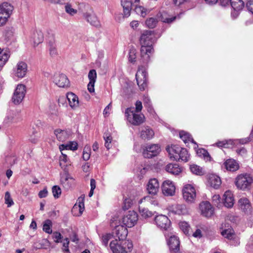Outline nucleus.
<instances>
[{
	"instance_id": "f257e3e1",
	"label": "nucleus",
	"mask_w": 253,
	"mask_h": 253,
	"mask_svg": "<svg viewBox=\"0 0 253 253\" xmlns=\"http://www.w3.org/2000/svg\"><path fill=\"white\" fill-rule=\"evenodd\" d=\"M157 38L154 31H144L141 34L139 41L141 45L140 54L143 63L147 64L150 56L154 52L153 44L156 42Z\"/></svg>"
},
{
	"instance_id": "f03ea898",
	"label": "nucleus",
	"mask_w": 253,
	"mask_h": 253,
	"mask_svg": "<svg viewBox=\"0 0 253 253\" xmlns=\"http://www.w3.org/2000/svg\"><path fill=\"white\" fill-rule=\"evenodd\" d=\"M170 158L176 161L187 162L190 155L186 148H182L177 145H172L166 148Z\"/></svg>"
},
{
	"instance_id": "7ed1b4c3",
	"label": "nucleus",
	"mask_w": 253,
	"mask_h": 253,
	"mask_svg": "<svg viewBox=\"0 0 253 253\" xmlns=\"http://www.w3.org/2000/svg\"><path fill=\"white\" fill-rule=\"evenodd\" d=\"M110 247L113 253H127L130 252L133 245L130 241H118L117 239L112 241Z\"/></svg>"
},
{
	"instance_id": "20e7f679",
	"label": "nucleus",
	"mask_w": 253,
	"mask_h": 253,
	"mask_svg": "<svg viewBox=\"0 0 253 253\" xmlns=\"http://www.w3.org/2000/svg\"><path fill=\"white\" fill-rule=\"evenodd\" d=\"M80 9L83 12L84 19L91 25L95 27L100 26V23L97 17L94 13L92 7L88 4H81Z\"/></svg>"
},
{
	"instance_id": "39448f33",
	"label": "nucleus",
	"mask_w": 253,
	"mask_h": 253,
	"mask_svg": "<svg viewBox=\"0 0 253 253\" xmlns=\"http://www.w3.org/2000/svg\"><path fill=\"white\" fill-rule=\"evenodd\" d=\"M137 84L141 91L145 90L148 85V74L146 68L143 65L139 66L135 75Z\"/></svg>"
},
{
	"instance_id": "423d86ee",
	"label": "nucleus",
	"mask_w": 253,
	"mask_h": 253,
	"mask_svg": "<svg viewBox=\"0 0 253 253\" xmlns=\"http://www.w3.org/2000/svg\"><path fill=\"white\" fill-rule=\"evenodd\" d=\"M125 115L129 123L134 126H139L145 121L144 115L137 114L134 112L133 107L127 108L125 110Z\"/></svg>"
},
{
	"instance_id": "0eeeda50",
	"label": "nucleus",
	"mask_w": 253,
	"mask_h": 253,
	"mask_svg": "<svg viewBox=\"0 0 253 253\" xmlns=\"http://www.w3.org/2000/svg\"><path fill=\"white\" fill-rule=\"evenodd\" d=\"M13 9V5L7 2L0 4V27L6 23L11 15Z\"/></svg>"
},
{
	"instance_id": "6e6552de",
	"label": "nucleus",
	"mask_w": 253,
	"mask_h": 253,
	"mask_svg": "<svg viewBox=\"0 0 253 253\" xmlns=\"http://www.w3.org/2000/svg\"><path fill=\"white\" fill-rule=\"evenodd\" d=\"M253 182V177L248 174H241L236 178L235 185L237 187L242 190H248Z\"/></svg>"
},
{
	"instance_id": "1a4fd4ad",
	"label": "nucleus",
	"mask_w": 253,
	"mask_h": 253,
	"mask_svg": "<svg viewBox=\"0 0 253 253\" xmlns=\"http://www.w3.org/2000/svg\"><path fill=\"white\" fill-rule=\"evenodd\" d=\"M160 151L161 147L159 144H152L143 148L142 155L144 158L150 159L157 156Z\"/></svg>"
},
{
	"instance_id": "9d476101",
	"label": "nucleus",
	"mask_w": 253,
	"mask_h": 253,
	"mask_svg": "<svg viewBox=\"0 0 253 253\" xmlns=\"http://www.w3.org/2000/svg\"><path fill=\"white\" fill-rule=\"evenodd\" d=\"M183 198L188 203H193L196 197V190L190 184L185 185L182 189Z\"/></svg>"
},
{
	"instance_id": "9b49d317",
	"label": "nucleus",
	"mask_w": 253,
	"mask_h": 253,
	"mask_svg": "<svg viewBox=\"0 0 253 253\" xmlns=\"http://www.w3.org/2000/svg\"><path fill=\"white\" fill-rule=\"evenodd\" d=\"M138 220L137 213L134 211H129L124 216L122 222L125 226L128 228L134 226Z\"/></svg>"
},
{
	"instance_id": "f8f14e48",
	"label": "nucleus",
	"mask_w": 253,
	"mask_h": 253,
	"mask_svg": "<svg viewBox=\"0 0 253 253\" xmlns=\"http://www.w3.org/2000/svg\"><path fill=\"white\" fill-rule=\"evenodd\" d=\"M168 214L169 216L178 215H185L187 213L188 211L186 206L183 204H173L167 207Z\"/></svg>"
},
{
	"instance_id": "ddd939ff",
	"label": "nucleus",
	"mask_w": 253,
	"mask_h": 253,
	"mask_svg": "<svg viewBox=\"0 0 253 253\" xmlns=\"http://www.w3.org/2000/svg\"><path fill=\"white\" fill-rule=\"evenodd\" d=\"M25 93V85L22 84L17 85L12 98V102L15 104H19L23 100Z\"/></svg>"
},
{
	"instance_id": "4468645a",
	"label": "nucleus",
	"mask_w": 253,
	"mask_h": 253,
	"mask_svg": "<svg viewBox=\"0 0 253 253\" xmlns=\"http://www.w3.org/2000/svg\"><path fill=\"white\" fill-rule=\"evenodd\" d=\"M155 222L158 227L165 230H168L170 227L171 223L169 218L166 215L163 214L156 216Z\"/></svg>"
},
{
	"instance_id": "2eb2a0df",
	"label": "nucleus",
	"mask_w": 253,
	"mask_h": 253,
	"mask_svg": "<svg viewBox=\"0 0 253 253\" xmlns=\"http://www.w3.org/2000/svg\"><path fill=\"white\" fill-rule=\"evenodd\" d=\"M127 227L123 225H117L113 230V234L115 237L118 238L119 241H127L126 239L128 234Z\"/></svg>"
},
{
	"instance_id": "dca6fc26",
	"label": "nucleus",
	"mask_w": 253,
	"mask_h": 253,
	"mask_svg": "<svg viewBox=\"0 0 253 253\" xmlns=\"http://www.w3.org/2000/svg\"><path fill=\"white\" fill-rule=\"evenodd\" d=\"M201 214L207 217L211 216L214 213V209L211 203L208 201L201 202L199 206Z\"/></svg>"
},
{
	"instance_id": "f3484780",
	"label": "nucleus",
	"mask_w": 253,
	"mask_h": 253,
	"mask_svg": "<svg viewBox=\"0 0 253 253\" xmlns=\"http://www.w3.org/2000/svg\"><path fill=\"white\" fill-rule=\"evenodd\" d=\"M162 190L164 195L167 196H173L175 191V187L172 181H165L162 186Z\"/></svg>"
},
{
	"instance_id": "a211bd4d",
	"label": "nucleus",
	"mask_w": 253,
	"mask_h": 253,
	"mask_svg": "<svg viewBox=\"0 0 253 253\" xmlns=\"http://www.w3.org/2000/svg\"><path fill=\"white\" fill-rule=\"evenodd\" d=\"M160 184L156 178L150 179L147 185V190L149 194L155 195L159 191Z\"/></svg>"
},
{
	"instance_id": "6ab92c4d",
	"label": "nucleus",
	"mask_w": 253,
	"mask_h": 253,
	"mask_svg": "<svg viewBox=\"0 0 253 253\" xmlns=\"http://www.w3.org/2000/svg\"><path fill=\"white\" fill-rule=\"evenodd\" d=\"M170 253H176L180 251V241L177 237L170 236L168 241Z\"/></svg>"
},
{
	"instance_id": "aec40b11",
	"label": "nucleus",
	"mask_w": 253,
	"mask_h": 253,
	"mask_svg": "<svg viewBox=\"0 0 253 253\" xmlns=\"http://www.w3.org/2000/svg\"><path fill=\"white\" fill-rule=\"evenodd\" d=\"M54 82L60 87H68L70 84V82L68 78L63 74L56 75L54 78Z\"/></svg>"
},
{
	"instance_id": "412c9836",
	"label": "nucleus",
	"mask_w": 253,
	"mask_h": 253,
	"mask_svg": "<svg viewBox=\"0 0 253 253\" xmlns=\"http://www.w3.org/2000/svg\"><path fill=\"white\" fill-rule=\"evenodd\" d=\"M223 204L227 208H232L234 204V198L231 191H226L223 195Z\"/></svg>"
},
{
	"instance_id": "4be33fe9",
	"label": "nucleus",
	"mask_w": 253,
	"mask_h": 253,
	"mask_svg": "<svg viewBox=\"0 0 253 253\" xmlns=\"http://www.w3.org/2000/svg\"><path fill=\"white\" fill-rule=\"evenodd\" d=\"M154 135V130L149 126L143 127L140 131V137L144 140L152 139Z\"/></svg>"
},
{
	"instance_id": "5701e85b",
	"label": "nucleus",
	"mask_w": 253,
	"mask_h": 253,
	"mask_svg": "<svg viewBox=\"0 0 253 253\" xmlns=\"http://www.w3.org/2000/svg\"><path fill=\"white\" fill-rule=\"evenodd\" d=\"M27 71V64L23 61L19 62L16 66V76L18 78H22L25 76Z\"/></svg>"
},
{
	"instance_id": "b1692460",
	"label": "nucleus",
	"mask_w": 253,
	"mask_h": 253,
	"mask_svg": "<svg viewBox=\"0 0 253 253\" xmlns=\"http://www.w3.org/2000/svg\"><path fill=\"white\" fill-rule=\"evenodd\" d=\"M61 154V156L59 157V166L65 173H68V167L71 165V162L67 155L62 152Z\"/></svg>"
},
{
	"instance_id": "393cba45",
	"label": "nucleus",
	"mask_w": 253,
	"mask_h": 253,
	"mask_svg": "<svg viewBox=\"0 0 253 253\" xmlns=\"http://www.w3.org/2000/svg\"><path fill=\"white\" fill-rule=\"evenodd\" d=\"M66 98L69 101L70 106L73 108L75 109L79 106V100L78 97L73 92H68L67 93Z\"/></svg>"
},
{
	"instance_id": "a878e982",
	"label": "nucleus",
	"mask_w": 253,
	"mask_h": 253,
	"mask_svg": "<svg viewBox=\"0 0 253 253\" xmlns=\"http://www.w3.org/2000/svg\"><path fill=\"white\" fill-rule=\"evenodd\" d=\"M221 234L225 238L230 241H236L237 243L238 242V238L236 237L232 228L224 229L221 232Z\"/></svg>"
},
{
	"instance_id": "bb28decb",
	"label": "nucleus",
	"mask_w": 253,
	"mask_h": 253,
	"mask_svg": "<svg viewBox=\"0 0 253 253\" xmlns=\"http://www.w3.org/2000/svg\"><path fill=\"white\" fill-rule=\"evenodd\" d=\"M238 205L241 210L244 212H248L251 209L250 201L247 198H242L238 201Z\"/></svg>"
},
{
	"instance_id": "cd10ccee",
	"label": "nucleus",
	"mask_w": 253,
	"mask_h": 253,
	"mask_svg": "<svg viewBox=\"0 0 253 253\" xmlns=\"http://www.w3.org/2000/svg\"><path fill=\"white\" fill-rule=\"evenodd\" d=\"M224 165L226 169L230 171H235L239 169L238 163L233 159L227 160L224 163Z\"/></svg>"
},
{
	"instance_id": "c85d7f7f",
	"label": "nucleus",
	"mask_w": 253,
	"mask_h": 253,
	"mask_svg": "<svg viewBox=\"0 0 253 253\" xmlns=\"http://www.w3.org/2000/svg\"><path fill=\"white\" fill-rule=\"evenodd\" d=\"M208 183L214 189H218L221 184L220 178L216 175L212 174L209 177Z\"/></svg>"
},
{
	"instance_id": "c756f323",
	"label": "nucleus",
	"mask_w": 253,
	"mask_h": 253,
	"mask_svg": "<svg viewBox=\"0 0 253 253\" xmlns=\"http://www.w3.org/2000/svg\"><path fill=\"white\" fill-rule=\"evenodd\" d=\"M121 4L123 7L124 16L126 17H128L130 15L132 9V2L128 0H122Z\"/></svg>"
},
{
	"instance_id": "7c9ffc66",
	"label": "nucleus",
	"mask_w": 253,
	"mask_h": 253,
	"mask_svg": "<svg viewBox=\"0 0 253 253\" xmlns=\"http://www.w3.org/2000/svg\"><path fill=\"white\" fill-rule=\"evenodd\" d=\"M166 170L172 174L177 175L181 172V169L177 164H169L166 167Z\"/></svg>"
},
{
	"instance_id": "2f4dec72",
	"label": "nucleus",
	"mask_w": 253,
	"mask_h": 253,
	"mask_svg": "<svg viewBox=\"0 0 253 253\" xmlns=\"http://www.w3.org/2000/svg\"><path fill=\"white\" fill-rule=\"evenodd\" d=\"M54 134L57 139L60 141H64L69 137V133L67 130L57 129L54 130Z\"/></svg>"
},
{
	"instance_id": "473e14b6",
	"label": "nucleus",
	"mask_w": 253,
	"mask_h": 253,
	"mask_svg": "<svg viewBox=\"0 0 253 253\" xmlns=\"http://www.w3.org/2000/svg\"><path fill=\"white\" fill-rule=\"evenodd\" d=\"M179 136L185 144L188 143L189 142L196 144V142L192 138L191 135L187 132L183 130L180 131Z\"/></svg>"
},
{
	"instance_id": "72a5a7b5",
	"label": "nucleus",
	"mask_w": 253,
	"mask_h": 253,
	"mask_svg": "<svg viewBox=\"0 0 253 253\" xmlns=\"http://www.w3.org/2000/svg\"><path fill=\"white\" fill-rule=\"evenodd\" d=\"M78 144L76 142L70 141L69 144H62L59 146V149L61 152L64 150H71L75 151L78 149Z\"/></svg>"
},
{
	"instance_id": "f704fd0d",
	"label": "nucleus",
	"mask_w": 253,
	"mask_h": 253,
	"mask_svg": "<svg viewBox=\"0 0 253 253\" xmlns=\"http://www.w3.org/2000/svg\"><path fill=\"white\" fill-rule=\"evenodd\" d=\"M43 34L41 31H36L33 36V42L35 45H38L43 41Z\"/></svg>"
},
{
	"instance_id": "c9c22d12",
	"label": "nucleus",
	"mask_w": 253,
	"mask_h": 253,
	"mask_svg": "<svg viewBox=\"0 0 253 253\" xmlns=\"http://www.w3.org/2000/svg\"><path fill=\"white\" fill-rule=\"evenodd\" d=\"M230 5L232 8L236 11L242 10L245 5L242 0H232Z\"/></svg>"
},
{
	"instance_id": "e433bc0d",
	"label": "nucleus",
	"mask_w": 253,
	"mask_h": 253,
	"mask_svg": "<svg viewBox=\"0 0 253 253\" xmlns=\"http://www.w3.org/2000/svg\"><path fill=\"white\" fill-rule=\"evenodd\" d=\"M197 154L200 156L202 157L205 160L210 161L211 157L207 150L204 148H200L197 150Z\"/></svg>"
},
{
	"instance_id": "4c0bfd02",
	"label": "nucleus",
	"mask_w": 253,
	"mask_h": 253,
	"mask_svg": "<svg viewBox=\"0 0 253 253\" xmlns=\"http://www.w3.org/2000/svg\"><path fill=\"white\" fill-rule=\"evenodd\" d=\"M49 46V53L51 56H55L58 54L57 49L56 47L55 41H50L48 43Z\"/></svg>"
},
{
	"instance_id": "58836bf2",
	"label": "nucleus",
	"mask_w": 253,
	"mask_h": 253,
	"mask_svg": "<svg viewBox=\"0 0 253 253\" xmlns=\"http://www.w3.org/2000/svg\"><path fill=\"white\" fill-rule=\"evenodd\" d=\"M52 222L49 219H46L43 223V230L48 234H51L52 233Z\"/></svg>"
},
{
	"instance_id": "ea45409f",
	"label": "nucleus",
	"mask_w": 253,
	"mask_h": 253,
	"mask_svg": "<svg viewBox=\"0 0 253 253\" xmlns=\"http://www.w3.org/2000/svg\"><path fill=\"white\" fill-rule=\"evenodd\" d=\"M103 138L105 140V146L107 149H109L112 140L111 135L109 132H105L104 133Z\"/></svg>"
},
{
	"instance_id": "a19ab883",
	"label": "nucleus",
	"mask_w": 253,
	"mask_h": 253,
	"mask_svg": "<svg viewBox=\"0 0 253 253\" xmlns=\"http://www.w3.org/2000/svg\"><path fill=\"white\" fill-rule=\"evenodd\" d=\"M232 144V141L231 140H224L216 142L214 145L219 148H229L230 145H231Z\"/></svg>"
},
{
	"instance_id": "79ce46f5",
	"label": "nucleus",
	"mask_w": 253,
	"mask_h": 253,
	"mask_svg": "<svg viewBox=\"0 0 253 253\" xmlns=\"http://www.w3.org/2000/svg\"><path fill=\"white\" fill-rule=\"evenodd\" d=\"M190 170L193 173L197 175H201L204 174L202 169L196 165H191Z\"/></svg>"
},
{
	"instance_id": "37998d69",
	"label": "nucleus",
	"mask_w": 253,
	"mask_h": 253,
	"mask_svg": "<svg viewBox=\"0 0 253 253\" xmlns=\"http://www.w3.org/2000/svg\"><path fill=\"white\" fill-rule=\"evenodd\" d=\"M4 203L7 205V207L8 208H9L14 205V202L11 197L10 193L8 191L6 192L5 193Z\"/></svg>"
},
{
	"instance_id": "c03bdc74",
	"label": "nucleus",
	"mask_w": 253,
	"mask_h": 253,
	"mask_svg": "<svg viewBox=\"0 0 253 253\" xmlns=\"http://www.w3.org/2000/svg\"><path fill=\"white\" fill-rule=\"evenodd\" d=\"M143 103L144 107L147 108V110L149 112H152L153 110L151 100L148 97H144Z\"/></svg>"
},
{
	"instance_id": "a18cd8bd",
	"label": "nucleus",
	"mask_w": 253,
	"mask_h": 253,
	"mask_svg": "<svg viewBox=\"0 0 253 253\" xmlns=\"http://www.w3.org/2000/svg\"><path fill=\"white\" fill-rule=\"evenodd\" d=\"M179 227L180 229L183 231V232L185 234H189V231L190 228V227L188 223L185 221H181L179 223Z\"/></svg>"
},
{
	"instance_id": "49530a36",
	"label": "nucleus",
	"mask_w": 253,
	"mask_h": 253,
	"mask_svg": "<svg viewBox=\"0 0 253 253\" xmlns=\"http://www.w3.org/2000/svg\"><path fill=\"white\" fill-rule=\"evenodd\" d=\"M157 23V20L156 18L151 17L147 19L145 22L147 26L150 28H154Z\"/></svg>"
},
{
	"instance_id": "de8ad7c7",
	"label": "nucleus",
	"mask_w": 253,
	"mask_h": 253,
	"mask_svg": "<svg viewBox=\"0 0 253 253\" xmlns=\"http://www.w3.org/2000/svg\"><path fill=\"white\" fill-rule=\"evenodd\" d=\"M134 11L137 14L140 15L143 17H145L147 15V10L141 6H136Z\"/></svg>"
},
{
	"instance_id": "09e8293b",
	"label": "nucleus",
	"mask_w": 253,
	"mask_h": 253,
	"mask_svg": "<svg viewBox=\"0 0 253 253\" xmlns=\"http://www.w3.org/2000/svg\"><path fill=\"white\" fill-rule=\"evenodd\" d=\"M139 212L141 214V216L145 218L151 217L152 215V212L149 211L147 209L139 207Z\"/></svg>"
},
{
	"instance_id": "8fccbe9b",
	"label": "nucleus",
	"mask_w": 253,
	"mask_h": 253,
	"mask_svg": "<svg viewBox=\"0 0 253 253\" xmlns=\"http://www.w3.org/2000/svg\"><path fill=\"white\" fill-rule=\"evenodd\" d=\"M220 197L219 195H214L212 197V203L217 208H220L221 206L220 202Z\"/></svg>"
},
{
	"instance_id": "3c124183",
	"label": "nucleus",
	"mask_w": 253,
	"mask_h": 253,
	"mask_svg": "<svg viewBox=\"0 0 253 253\" xmlns=\"http://www.w3.org/2000/svg\"><path fill=\"white\" fill-rule=\"evenodd\" d=\"M9 57V54L6 52H4L0 55V67H1L5 65Z\"/></svg>"
},
{
	"instance_id": "603ef678",
	"label": "nucleus",
	"mask_w": 253,
	"mask_h": 253,
	"mask_svg": "<svg viewBox=\"0 0 253 253\" xmlns=\"http://www.w3.org/2000/svg\"><path fill=\"white\" fill-rule=\"evenodd\" d=\"M136 51L134 48H131L129 50V61L131 63H134L136 62Z\"/></svg>"
},
{
	"instance_id": "864d4df0",
	"label": "nucleus",
	"mask_w": 253,
	"mask_h": 253,
	"mask_svg": "<svg viewBox=\"0 0 253 253\" xmlns=\"http://www.w3.org/2000/svg\"><path fill=\"white\" fill-rule=\"evenodd\" d=\"M132 205V201L129 198H126L124 200L123 209L124 210H128Z\"/></svg>"
},
{
	"instance_id": "5fc2aeb1",
	"label": "nucleus",
	"mask_w": 253,
	"mask_h": 253,
	"mask_svg": "<svg viewBox=\"0 0 253 253\" xmlns=\"http://www.w3.org/2000/svg\"><path fill=\"white\" fill-rule=\"evenodd\" d=\"M52 193L55 198H58L61 195V190L58 186H53L52 188Z\"/></svg>"
},
{
	"instance_id": "6e6d98bb",
	"label": "nucleus",
	"mask_w": 253,
	"mask_h": 253,
	"mask_svg": "<svg viewBox=\"0 0 253 253\" xmlns=\"http://www.w3.org/2000/svg\"><path fill=\"white\" fill-rule=\"evenodd\" d=\"M29 140L32 143L35 144L37 143L39 140V137L37 135V132L36 131H33L32 133L29 135Z\"/></svg>"
},
{
	"instance_id": "4d7b16f0",
	"label": "nucleus",
	"mask_w": 253,
	"mask_h": 253,
	"mask_svg": "<svg viewBox=\"0 0 253 253\" xmlns=\"http://www.w3.org/2000/svg\"><path fill=\"white\" fill-rule=\"evenodd\" d=\"M90 149L89 148L85 147L83 151V159L84 161H87L90 158Z\"/></svg>"
},
{
	"instance_id": "13d9d810",
	"label": "nucleus",
	"mask_w": 253,
	"mask_h": 253,
	"mask_svg": "<svg viewBox=\"0 0 253 253\" xmlns=\"http://www.w3.org/2000/svg\"><path fill=\"white\" fill-rule=\"evenodd\" d=\"M88 77L89 81L95 82L97 78L96 71L94 69L90 70L88 73Z\"/></svg>"
},
{
	"instance_id": "bf43d9fd",
	"label": "nucleus",
	"mask_w": 253,
	"mask_h": 253,
	"mask_svg": "<svg viewBox=\"0 0 253 253\" xmlns=\"http://www.w3.org/2000/svg\"><path fill=\"white\" fill-rule=\"evenodd\" d=\"M53 239H54V241L56 243H58L60 242H61V239L62 238V236L60 233L58 232H54L53 233Z\"/></svg>"
},
{
	"instance_id": "052dcab7",
	"label": "nucleus",
	"mask_w": 253,
	"mask_h": 253,
	"mask_svg": "<svg viewBox=\"0 0 253 253\" xmlns=\"http://www.w3.org/2000/svg\"><path fill=\"white\" fill-rule=\"evenodd\" d=\"M161 18L162 21H163V22L170 23L176 19V16H173L170 18H168L165 14H162Z\"/></svg>"
},
{
	"instance_id": "680f3d73",
	"label": "nucleus",
	"mask_w": 253,
	"mask_h": 253,
	"mask_svg": "<svg viewBox=\"0 0 253 253\" xmlns=\"http://www.w3.org/2000/svg\"><path fill=\"white\" fill-rule=\"evenodd\" d=\"M112 236V235L110 234H107L102 236V242L105 246H107L108 242L111 239Z\"/></svg>"
},
{
	"instance_id": "e2e57ef3",
	"label": "nucleus",
	"mask_w": 253,
	"mask_h": 253,
	"mask_svg": "<svg viewBox=\"0 0 253 253\" xmlns=\"http://www.w3.org/2000/svg\"><path fill=\"white\" fill-rule=\"evenodd\" d=\"M95 187H96V181H95V179L91 178L90 179V190L88 194L89 197H90L93 195V192H94V190L95 189Z\"/></svg>"
},
{
	"instance_id": "0e129e2a",
	"label": "nucleus",
	"mask_w": 253,
	"mask_h": 253,
	"mask_svg": "<svg viewBox=\"0 0 253 253\" xmlns=\"http://www.w3.org/2000/svg\"><path fill=\"white\" fill-rule=\"evenodd\" d=\"M65 10L67 13L73 15L77 12V10L72 8L70 4H67L65 6Z\"/></svg>"
},
{
	"instance_id": "69168bd1",
	"label": "nucleus",
	"mask_w": 253,
	"mask_h": 253,
	"mask_svg": "<svg viewBox=\"0 0 253 253\" xmlns=\"http://www.w3.org/2000/svg\"><path fill=\"white\" fill-rule=\"evenodd\" d=\"M135 109L134 112L136 113L140 112L142 109V102L140 101L137 100L135 104Z\"/></svg>"
},
{
	"instance_id": "338daca9",
	"label": "nucleus",
	"mask_w": 253,
	"mask_h": 253,
	"mask_svg": "<svg viewBox=\"0 0 253 253\" xmlns=\"http://www.w3.org/2000/svg\"><path fill=\"white\" fill-rule=\"evenodd\" d=\"M248 10L253 14V0H248L246 3Z\"/></svg>"
},
{
	"instance_id": "774afa93",
	"label": "nucleus",
	"mask_w": 253,
	"mask_h": 253,
	"mask_svg": "<svg viewBox=\"0 0 253 253\" xmlns=\"http://www.w3.org/2000/svg\"><path fill=\"white\" fill-rule=\"evenodd\" d=\"M48 192L46 188H44L42 190L39 192L38 196L40 198H45L47 196Z\"/></svg>"
}]
</instances>
